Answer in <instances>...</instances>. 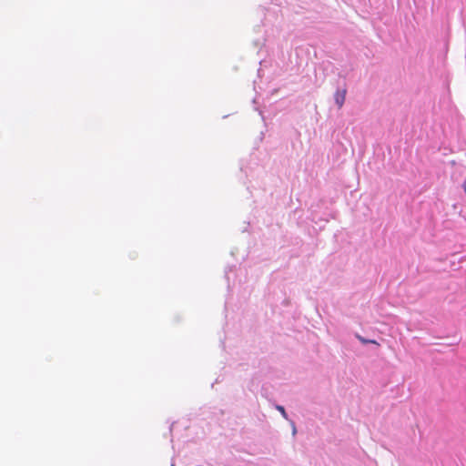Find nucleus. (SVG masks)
Wrapping results in <instances>:
<instances>
[{
	"mask_svg": "<svg viewBox=\"0 0 466 466\" xmlns=\"http://www.w3.org/2000/svg\"><path fill=\"white\" fill-rule=\"evenodd\" d=\"M347 90L345 88L337 90L334 95V100L339 108H341L345 103Z\"/></svg>",
	"mask_w": 466,
	"mask_h": 466,
	"instance_id": "obj_1",
	"label": "nucleus"
},
{
	"mask_svg": "<svg viewBox=\"0 0 466 466\" xmlns=\"http://www.w3.org/2000/svg\"><path fill=\"white\" fill-rule=\"evenodd\" d=\"M357 338L363 343V344H367V343H372V344H378V342L376 340H373V339H366L364 338H362L361 336H357Z\"/></svg>",
	"mask_w": 466,
	"mask_h": 466,
	"instance_id": "obj_2",
	"label": "nucleus"
},
{
	"mask_svg": "<svg viewBox=\"0 0 466 466\" xmlns=\"http://www.w3.org/2000/svg\"><path fill=\"white\" fill-rule=\"evenodd\" d=\"M277 410L283 415V417H285V418L287 417V414H286V411H285V409L283 406L278 405Z\"/></svg>",
	"mask_w": 466,
	"mask_h": 466,
	"instance_id": "obj_3",
	"label": "nucleus"
},
{
	"mask_svg": "<svg viewBox=\"0 0 466 466\" xmlns=\"http://www.w3.org/2000/svg\"><path fill=\"white\" fill-rule=\"evenodd\" d=\"M462 187H463L464 192H465V194H466V180L463 182V184H462Z\"/></svg>",
	"mask_w": 466,
	"mask_h": 466,
	"instance_id": "obj_4",
	"label": "nucleus"
},
{
	"mask_svg": "<svg viewBox=\"0 0 466 466\" xmlns=\"http://www.w3.org/2000/svg\"><path fill=\"white\" fill-rule=\"evenodd\" d=\"M293 433L294 434L296 433V428L295 427L293 428Z\"/></svg>",
	"mask_w": 466,
	"mask_h": 466,
	"instance_id": "obj_5",
	"label": "nucleus"
}]
</instances>
